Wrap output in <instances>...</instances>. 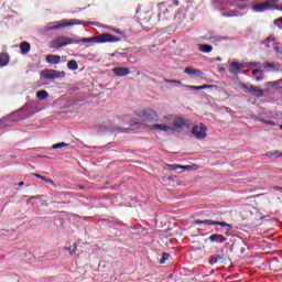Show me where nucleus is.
Wrapping results in <instances>:
<instances>
[{"label": "nucleus", "mask_w": 282, "mask_h": 282, "mask_svg": "<svg viewBox=\"0 0 282 282\" xmlns=\"http://www.w3.org/2000/svg\"><path fill=\"white\" fill-rule=\"evenodd\" d=\"M184 72L185 74H188V76H202V70L195 69L193 67H186Z\"/></svg>", "instance_id": "obj_15"}, {"label": "nucleus", "mask_w": 282, "mask_h": 282, "mask_svg": "<svg viewBox=\"0 0 282 282\" xmlns=\"http://www.w3.org/2000/svg\"><path fill=\"white\" fill-rule=\"evenodd\" d=\"M166 83H173L174 85H182V82L175 80V79L166 80Z\"/></svg>", "instance_id": "obj_30"}, {"label": "nucleus", "mask_w": 282, "mask_h": 282, "mask_svg": "<svg viewBox=\"0 0 282 282\" xmlns=\"http://www.w3.org/2000/svg\"><path fill=\"white\" fill-rule=\"evenodd\" d=\"M251 86H252V85L248 86V85H246L245 83H240V84H239L240 89L245 90L246 94H250Z\"/></svg>", "instance_id": "obj_24"}, {"label": "nucleus", "mask_w": 282, "mask_h": 282, "mask_svg": "<svg viewBox=\"0 0 282 282\" xmlns=\"http://www.w3.org/2000/svg\"><path fill=\"white\" fill-rule=\"evenodd\" d=\"M243 67H246V64L243 63H237V62H232L230 64V74H239V72H241V69H243Z\"/></svg>", "instance_id": "obj_8"}, {"label": "nucleus", "mask_w": 282, "mask_h": 282, "mask_svg": "<svg viewBox=\"0 0 282 282\" xmlns=\"http://www.w3.org/2000/svg\"><path fill=\"white\" fill-rule=\"evenodd\" d=\"M67 67L68 69H70L72 72H76V69H78V62H76L75 59H72L67 63Z\"/></svg>", "instance_id": "obj_21"}, {"label": "nucleus", "mask_w": 282, "mask_h": 282, "mask_svg": "<svg viewBox=\"0 0 282 282\" xmlns=\"http://www.w3.org/2000/svg\"><path fill=\"white\" fill-rule=\"evenodd\" d=\"M209 241L212 242L219 241L220 243H224V241H226V238L221 235L215 234L209 237Z\"/></svg>", "instance_id": "obj_18"}, {"label": "nucleus", "mask_w": 282, "mask_h": 282, "mask_svg": "<svg viewBox=\"0 0 282 282\" xmlns=\"http://www.w3.org/2000/svg\"><path fill=\"white\" fill-rule=\"evenodd\" d=\"M77 249H78V245L76 243L73 246V248L72 247L64 248V250H67L70 254H75Z\"/></svg>", "instance_id": "obj_25"}, {"label": "nucleus", "mask_w": 282, "mask_h": 282, "mask_svg": "<svg viewBox=\"0 0 282 282\" xmlns=\"http://www.w3.org/2000/svg\"><path fill=\"white\" fill-rule=\"evenodd\" d=\"M281 11H282V7H281V9H280Z\"/></svg>", "instance_id": "obj_39"}, {"label": "nucleus", "mask_w": 282, "mask_h": 282, "mask_svg": "<svg viewBox=\"0 0 282 282\" xmlns=\"http://www.w3.org/2000/svg\"><path fill=\"white\" fill-rule=\"evenodd\" d=\"M184 127H191V122L182 117H173L167 113L163 116L160 123H153L150 126V131L156 133H181Z\"/></svg>", "instance_id": "obj_1"}, {"label": "nucleus", "mask_w": 282, "mask_h": 282, "mask_svg": "<svg viewBox=\"0 0 282 282\" xmlns=\"http://www.w3.org/2000/svg\"><path fill=\"white\" fill-rule=\"evenodd\" d=\"M274 50H275V52H282V45L281 46H275Z\"/></svg>", "instance_id": "obj_32"}, {"label": "nucleus", "mask_w": 282, "mask_h": 282, "mask_svg": "<svg viewBox=\"0 0 282 282\" xmlns=\"http://www.w3.org/2000/svg\"><path fill=\"white\" fill-rule=\"evenodd\" d=\"M275 191L282 195V187H275Z\"/></svg>", "instance_id": "obj_34"}, {"label": "nucleus", "mask_w": 282, "mask_h": 282, "mask_svg": "<svg viewBox=\"0 0 282 282\" xmlns=\"http://www.w3.org/2000/svg\"><path fill=\"white\" fill-rule=\"evenodd\" d=\"M112 72L116 76H129L130 74L129 68L122 67L113 68Z\"/></svg>", "instance_id": "obj_13"}, {"label": "nucleus", "mask_w": 282, "mask_h": 282, "mask_svg": "<svg viewBox=\"0 0 282 282\" xmlns=\"http://www.w3.org/2000/svg\"><path fill=\"white\" fill-rule=\"evenodd\" d=\"M134 116L138 119H132L130 121V127H140L143 122H158L160 124V118L158 117V111L153 108H139L135 110Z\"/></svg>", "instance_id": "obj_2"}, {"label": "nucleus", "mask_w": 282, "mask_h": 282, "mask_svg": "<svg viewBox=\"0 0 282 282\" xmlns=\"http://www.w3.org/2000/svg\"><path fill=\"white\" fill-rule=\"evenodd\" d=\"M23 184H24L23 182H20L18 185L23 186Z\"/></svg>", "instance_id": "obj_36"}, {"label": "nucleus", "mask_w": 282, "mask_h": 282, "mask_svg": "<svg viewBox=\"0 0 282 282\" xmlns=\"http://www.w3.org/2000/svg\"><path fill=\"white\" fill-rule=\"evenodd\" d=\"M78 43V41L73 40L72 37L62 36L52 42V47H65L67 45H73Z\"/></svg>", "instance_id": "obj_6"}, {"label": "nucleus", "mask_w": 282, "mask_h": 282, "mask_svg": "<svg viewBox=\"0 0 282 282\" xmlns=\"http://www.w3.org/2000/svg\"><path fill=\"white\" fill-rule=\"evenodd\" d=\"M170 171H177L182 169L183 171H197V165H180V164H167Z\"/></svg>", "instance_id": "obj_7"}, {"label": "nucleus", "mask_w": 282, "mask_h": 282, "mask_svg": "<svg viewBox=\"0 0 282 282\" xmlns=\"http://www.w3.org/2000/svg\"><path fill=\"white\" fill-rule=\"evenodd\" d=\"M185 87H186L187 89H195V90H197V91H200L202 89H208V87H210V86H208V85H203V86L185 85Z\"/></svg>", "instance_id": "obj_22"}, {"label": "nucleus", "mask_w": 282, "mask_h": 282, "mask_svg": "<svg viewBox=\"0 0 282 282\" xmlns=\"http://www.w3.org/2000/svg\"><path fill=\"white\" fill-rule=\"evenodd\" d=\"M118 41H120V39L112 34H101L98 36L83 39L82 43H118Z\"/></svg>", "instance_id": "obj_3"}, {"label": "nucleus", "mask_w": 282, "mask_h": 282, "mask_svg": "<svg viewBox=\"0 0 282 282\" xmlns=\"http://www.w3.org/2000/svg\"><path fill=\"white\" fill-rule=\"evenodd\" d=\"M256 80H258V82L261 80V77H256Z\"/></svg>", "instance_id": "obj_35"}, {"label": "nucleus", "mask_w": 282, "mask_h": 282, "mask_svg": "<svg viewBox=\"0 0 282 282\" xmlns=\"http://www.w3.org/2000/svg\"><path fill=\"white\" fill-rule=\"evenodd\" d=\"M195 140H206L208 138V127L204 123H197L193 126L191 131Z\"/></svg>", "instance_id": "obj_4"}, {"label": "nucleus", "mask_w": 282, "mask_h": 282, "mask_svg": "<svg viewBox=\"0 0 282 282\" xmlns=\"http://www.w3.org/2000/svg\"><path fill=\"white\" fill-rule=\"evenodd\" d=\"M219 226L221 228H226V230H231L232 229V225L224 223V221H220Z\"/></svg>", "instance_id": "obj_27"}, {"label": "nucleus", "mask_w": 282, "mask_h": 282, "mask_svg": "<svg viewBox=\"0 0 282 282\" xmlns=\"http://www.w3.org/2000/svg\"><path fill=\"white\" fill-rule=\"evenodd\" d=\"M169 253H163L161 260H160V263L163 264V263H166V261H169Z\"/></svg>", "instance_id": "obj_28"}, {"label": "nucleus", "mask_w": 282, "mask_h": 282, "mask_svg": "<svg viewBox=\"0 0 282 282\" xmlns=\"http://www.w3.org/2000/svg\"><path fill=\"white\" fill-rule=\"evenodd\" d=\"M276 23H282V18H279L274 21V24L276 25Z\"/></svg>", "instance_id": "obj_33"}, {"label": "nucleus", "mask_w": 282, "mask_h": 282, "mask_svg": "<svg viewBox=\"0 0 282 282\" xmlns=\"http://www.w3.org/2000/svg\"><path fill=\"white\" fill-rule=\"evenodd\" d=\"M20 50L22 54H28L30 52V43L23 42L20 44Z\"/></svg>", "instance_id": "obj_20"}, {"label": "nucleus", "mask_w": 282, "mask_h": 282, "mask_svg": "<svg viewBox=\"0 0 282 282\" xmlns=\"http://www.w3.org/2000/svg\"><path fill=\"white\" fill-rule=\"evenodd\" d=\"M34 177H37L39 180H43V182H46V184H54V181L41 175V174H37V173H33Z\"/></svg>", "instance_id": "obj_23"}, {"label": "nucleus", "mask_w": 282, "mask_h": 282, "mask_svg": "<svg viewBox=\"0 0 282 282\" xmlns=\"http://www.w3.org/2000/svg\"><path fill=\"white\" fill-rule=\"evenodd\" d=\"M196 226H219V224H221V221H213L210 219L207 220H196L195 221Z\"/></svg>", "instance_id": "obj_12"}, {"label": "nucleus", "mask_w": 282, "mask_h": 282, "mask_svg": "<svg viewBox=\"0 0 282 282\" xmlns=\"http://www.w3.org/2000/svg\"><path fill=\"white\" fill-rule=\"evenodd\" d=\"M198 51L204 54H210L213 52V46L206 44H198Z\"/></svg>", "instance_id": "obj_17"}, {"label": "nucleus", "mask_w": 282, "mask_h": 282, "mask_svg": "<svg viewBox=\"0 0 282 282\" xmlns=\"http://www.w3.org/2000/svg\"><path fill=\"white\" fill-rule=\"evenodd\" d=\"M37 100H47L50 98V94L46 90H41L36 93Z\"/></svg>", "instance_id": "obj_19"}, {"label": "nucleus", "mask_w": 282, "mask_h": 282, "mask_svg": "<svg viewBox=\"0 0 282 282\" xmlns=\"http://www.w3.org/2000/svg\"><path fill=\"white\" fill-rule=\"evenodd\" d=\"M10 63V56L8 54H0V67H6Z\"/></svg>", "instance_id": "obj_16"}, {"label": "nucleus", "mask_w": 282, "mask_h": 282, "mask_svg": "<svg viewBox=\"0 0 282 282\" xmlns=\"http://www.w3.org/2000/svg\"><path fill=\"white\" fill-rule=\"evenodd\" d=\"M252 74H253V76H257V74H263V70H261V69H253Z\"/></svg>", "instance_id": "obj_31"}, {"label": "nucleus", "mask_w": 282, "mask_h": 282, "mask_svg": "<svg viewBox=\"0 0 282 282\" xmlns=\"http://www.w3.org/2000/svg\"><path fill=\"white\" fill-rule=\"evenodd\" d=\"M69 25H80L78 22H57V24L50 28V30H58L61 28H69Z\"/></svg>", "instance_id": "obj_10"}, {"label": "nucleus", "mask_w": 282, "mask_h": 282, "mask_svg": "<svg viewBox=\"0 0 282 282\" xmlns=\"http://www.w3.org/2000/svg\"><path fill=\"white\" fill-rule=\"evenodd\" d=\"M269 67H272V69L274 68V66H273V65H269Z\"/></svg>", "instance_id": "obj_37"}, {"label": "nucleus", "mask_w": 282, "mask_h": 282, "mask_svg": "<svg viewBox=\"0 0 282 282\" xmlns=\"http://www.w3.org/2000/svg\"><path fill=\"white\" fill-rule=\"evenodd\" d=\"M66 74L63 70L45 69L42 70L41 80H55L56 78H65Z\"/></svg>", "instance_id": "obj_5"}, {"label": "nucleus", "mask_w": 282, "mask_h": 282, "mask_svg": "<svg viewBox=\"0 0 282 282\" xmlns=\"http://www.w3.org/2000/svg\"><path fill=\"white\" fill-rule=\"evenodd\" d=\"M263 122H264V124H267L269 127H276V122H274V121L264 120Z\"/></svg>", "instance_id": "obj_29"}, {"label": "nucleus", "mask_w": 282, "mask_h": 282, "mask_svg": "<svg viewBox=\"0 0 282 282\" xmlns=\"http://www.w3.org/2000/svg\"><path fill=\"white\" fill-rule=\"evenodd\" d=\"M270 8V2H262V3H258L256 4L252 10L254 12L261 13V12H265V10H269Z\"/></svg>", "instance_id": "obj_9"}, {"label": "nucleus", "mask_w": 282, "mask_h": 282, "mask_svg": "<svg viewBox=\"0 0 282 282\" xmlns=\"http://www.w3.org/2000/svg\"><path fill=\"white\" fill-rule=\"evenodd\" d=\"M249 94H251L252 96H256L257 98H261L263 97V89L257 88L256 86L251 85Z\"/></svg>", "instance_id": "obj_14"}, {"label": "nucleus", "mask_w": 282, "mask_h": 282, "mask_svg": "<svg viewBox=\"0 0 282 282\" xmlns=\"http://www.w3.org/2000/svg\"><path fill=\"white\" fill-rule=\"evenodd\" d=\"M46 63H50V65H58V63H61V55H47Z\"/></svg>", "instance_id": "obj_11"}, {"label": "nucleus", "mask_w": 282, "mask_h": 282, "mask_svg": "<svg viewBox=\"0 0 282 282\" xmlns=\"http://www.w3.org/2000/svg\"><path fill=\"white\" fill-rule=\"evenodd\" d=\"M65 147H69V144H67L65 142H61V143H57V144H53L52 149H63Z\"/></svg>", "instance_id": "obj_26"}, {"label": "nucleus", "mask_w": 282, "mask_h": 282, "mask_svg": "<svg viewBox=\"0 0 282 282\" xmlns=\"http://www.w3.org/2000/svg\"><path fill=\"white\" fill-rule=\"evenodd\" d=\"M280 129L282 130V126H280Z\"/></svg>", "instance_id": "obj_38"}]
</instances>
